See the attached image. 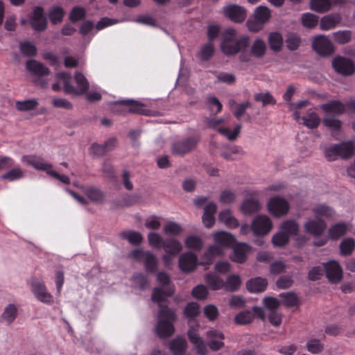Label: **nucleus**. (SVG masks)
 Here are the masks:
<instances>
[{
    "instance_id": "nucleus-1",
    "label": "nucleus",
    "mask_w": 355,
    "mask_h": 355,
    "mask_svg": "<svg viewBox=\"0 0 355 355\" xmlns=\"http://www.w3.org/2000/svg\"><path fill=\"white\" fill-rule=\"evenodd\" d=\"M157 278L158 282L162 286L155 288L152 295L153 301L157 302L160 308L157 315L155 331L159 337L167 338L174 334L173 323L176 320V315L173 310L168 309L167 305L165 304V300L174 293L175 289L172 286L164 287L170 282L169 275L166 272H160L157 273Z\"/></svg>"
},
{
    "instance_id": "nucleus-2",
    "label": "nucleus",
    "mask_w": 355,
    "mask_h": 355,
    "mask_svg": "<svg viewBox=\"0 0 355 355\" xmlns=\"http://www.w3.org/2000/svg\"><path fill=\"white\" fill-rule=\"evenodd\" d=\"M250 44V37L245 35H239L236 30L227 28L223 35L220 48L227 55H233L239 52H244Z\"/></svg>"
},
{
    "instance_id": "nucleus-3",
    "label": "nucleus",
    "mask_w": 355,
    "mask_h": 355,
    "mask_svg": "<svg viewBox=\"0 0 355 355\" xmlns=\"http://www.w3.org/2000/svg\"><path fill=\"white\" fill-rule=\"evenodd\" d=\"M55 78L57 83L52 85V89L55 92L61 89L60 83L62 85V88L65 93L71 94H82L85 93L89 88V83L85 76L80 73L76 72L74 78L76 83V87L70 83L71 76L69 73L61 72L56 74Z\"/></svg>"
},
{
    "instance_id": "nucleus-4",
    "label": "nucleus",
    "mask_w": 355,
    "mask_h": 355,
    "mask_svg": "<svg viewBox=\"0 0 355 355\" xmlns=\"http://www.w3.org/2000/svg\"><path fill=\"white\" fill-rule=\"evenodd\" d=\"M271 18V10L266 6L255 8L253 15L248 19L246 26L250 32L258 33L263 28Z\"/></svg>"
},
{
    "instance_id": "nucleus-5",
    "label": "nucleus",
    "mask_w": 355,
    "mask_h": 355,
    "mask_svg": "<svg viewBox=\"0 0 355 355\" xmlns=\"http://www.w3.org/2000/svg\"><path fill=\"white\" fill-rule=\"evenodd\" d=\"M354 150L355 146L352 141L343 142L327 148L324 155L330 161L336 159L338 157L347 159L352 157Z\"/></svg>"
},
{
    "instance_id": "nucleus-6",
    "label": "nucleus",
    "mask_w": 355,
    "mask_h": 355,
    "mask_svg": "<svg viewBox=\"0 0 355 355\" xmlns=\"http://www.w3.org/2000/svg\"><path fill=\"white\" fill-rule=\"evenodd\" d=\"M35 297L42 303L51 304L53 302V295L48 291L45 284L37 278H31L28 282Z\"/></svg>"
},
{
    "instance_id": "nucleus-7",
    "label": "nucleus",
    "mask_w": 355,
    "mask_h": 355,
    "mask_svg": "<svg viewBox=\"0 0 355 355\" xmlns=\"http://www.w3.org/2000/svg\"><path fill=\"white\" fill-rule=\"evenodd\" d=\"M327 229V224L322 218H309L303 223L304 232L313 237L322 236Z\"/></svg>"
},
{
    "instance_id": "nucleus-8",
    "label": "nucleus",
    "mask_w": 355,
    "mask_h": 355,
    "mask_svg": "<svg viewBox=\"0 0 355 355\" xmlns=\"http://www.w3.org/2000/svg\"><path fill=\"white\" fill-rule=\"evenodd\" d=\"M199 264L201 265L197 254L193 252H184L178 258V268L184 273L193 272Z\"/></svg>"
},
{
    "instance_id": "nucleus-9",
    "label": "nucleus",
    "mask_w": 355,
    "mask_h": 355,
    "mask_svg": "<svg viewBox=\"0 0 355 355\" xmlns=\"http://www.w3.org/2000/svg\"><path fill=\"white\" fill-rule=\"evenodd\" d=\"M267 208L268 212L272 215L280 218L288 213L290 205L286 199L281 197H274L268 200Z\"/></svg>"
},
{
    "instance_id": "nucleus-10",
    "label": "nucleus",
    "mask_w": 355,
    "mask_h": 355,
    "mask_svg": "<svg viewBox=\"0 0 355 355\" xmlns=\"http://www.w3.org/2000/svg\"><path fill=\"white\" fill-rule=\"evenodd\" d=\"M221 13L225 17L236 23H241L247 17L246 9L243 6L235 3H229L225 6Z\"/></svg>"
},
{
    "instance_id": "nucleus-11",
    "label": "nucleus",
    "mask_w": 355,
    "mask_h": 355,
    "mask_svg": "<svg viewBox=\"0 0 355 355\" xmlns=\"http://www.w3.org/2000/svg\"><path fill=\"white\" fill-rule=\"evenodd\" d=\"M324 271L328 281L331 284H338L343 277V271L340 263L331 260L323 264Z\"/></svg>"
},
{
    "instance_id": "nucleus-12",
    "label": "nucleus",
    "mask_w": 355,
    "mask_h": 355,
    "mask_svg": "<svg viewBox=\"0 0 355 355\" xmlns=\"http://www.w3.org/2000/svg\"><path fill=\"white\" fill-rule=\"evenodd\" d=\"M272 226V223L268 216L259 215L253 219L251 230L255 236H264L271 231Z\"/></svg>"
},
{
    "instance_id": "nucleus-13",
    "label": "nucleus",
    "mask_w": 355,
    "mask_h": 355,
    "mask_svg": "<svg viewBox=\"0 0 355 355\" xmlns=\"http://www.w3.org/2000/svg\"><path fill=\"white\" fill-rule=\"evenodd\" d=\"M312 46L313 50L320 55L328 56L334 53L333 43L325 35H319L313 37Z\"/></svg>"
},
{
    "instance_id": "nucleus-14",
    "label": "nucleus",
    "mask_w": 355,
    "mask_h": 355,
    "mask_svg": "<svg viewBox=\"0 0 355 355\" xmlns=\"http://www.w3.org/2000/svg\"><path fill=\"white\" fill-rule=\"evenodd\" d=\"M26 67L29 72L37 78L35 80L36 84L41 87L47 86V83L41 79L42 77L49 74L50 71L47 67L35 60H28L26 64Z\"/></svg>"
},
{
    "instance_id": "nucleus-15",
    "label": "nucleus",
    "mask_w": 355,
    "mask_h": 355,
    "mask_svg": "<svg viewBox=\"0 0 355 355\" xmlns=\"http://www.w3.org/2000/svg\"><path fill=\"white\" fill-rule=\"evenodd\" d=\"M255 315L262 320L266 319L263 309L259 306H254L252 311H245L236 314L234 317V322L239 325L248 324L253 321Z\"/></svg>"
},
{
    "instance_id": "nucleus-16",
    "label": "nucleus",
    "mask_w": 355,
    "mask_h": 355,
    "mask_svg": "<svg viewBox=\"0 0 355 355\" xmlns=\"http://www.w3.org/2000/svg\"><path fill=\"white\" fill-rule=\"evenodd\" d=\"M332 65L338 73L345 76L351 75L355 71L354 62L351 60L341 56L335 58L332 61Z\"/></svg>"
},
{
    "instance_id": "nucleus-17",
    "label": "nucleus",
    "mask_w": 355,
    "mask_h": 355,
    "mask_svg": "<svg viewBox=\"0 0 355 355\" xmlns=\"http://www.w3.org/2000/svg\"><path fill=\"white\" fill-rule=\"evenodd\" d=\"M188 338L194 349L199 355H206L208 352L207 345L198 333V329L190 327L188 330Z\"/></svg>"
},
{
    "instance_id": "nucleus-18",
    "label": "nucleus",
    "mask_w": 355,
    "mask_h": 355,
    "mask_svg": "<svg viewBox=\"0 0 355 355\" xmlns=\"http://www.w3.org/2000/svg\"><path fill=\"white\" fill-rule=\"evenodd\" d=\"M294 119L299 123H302L310 129L316 128L320 123L321 119L318 114L312 111H309L306 114L302 117L300 116V113L295 111L293 114Z\"/></svg>"
},
{
    "instance_id": "nucleus-19",
    "label": "nucleus",
    "mask_w": 355,
    "mask_h": 355,
    "mask_svg": "<svg viewBox=\"0 0 355 355\" xmlns=\"http://www.w3.org/2000/svg\"><path fill=\"white\" fill-rule=\"evenodd\" d=\"M208 340V346L213 351H218L224 347L225 336L216 329H210L206 333Z\"/></svg>"
},
{
    "instance_id": "nucleus-20",
    "label": "nucleus",
    "mask_w": 355,
    "mask_h": 355,
    "mask_svg": "<svg viewBox=\"0 0 355 355\" xmlns=\"http://www.w3.org/2000/svg\"><path fill=\"white\" fill-rule=\"evenodd\" d=\"M225 250L223 247L216 244V243L209 245L202 255L200 264H211L216 257L222 256L225 254Z\"/></svg>"
},
{
    "instance_id": "nucleus-21",
    "label": "nucleus",
    "mask_w": 355,
    "mask_h": 355,
    "mask_svg": "<svg viewBox=\"0 0 355 355\" xmlns=\"http://www.w3.org/2000/svg\"><path fill=\"white\" fill-rule=\"evenodd\" d=\"M21 162L27 165L33 166L38 171H44L48 173V171L52 168V165L45 162L42 158L35 155H24L21 157Z\"/></svg>"
},
{
    "instance_id": "nucleus-22",
    "label": "nucleus",
    "mask_w": 355,
    "mask_h": 355,
    "mask_svg": "<svg viewBox=\"0 0 355 355\" xmlns=\"http://www.w3.org/2000/svg\"><path fill=\"white\" fill-rule=\"evenodd\" d=\"M30 23L33 29L37 31H44L46 28V19L44 16L43 9L35 8L30 18Z\"/></svg>"
},
{
    "instance_id": "nucleus-23",
    "label": "nucleus",
    "mask_w": 355,
    "mask_h": 355,
    "mask_svg": "<svg viewBox=\"0 0 355 355\" xmlns=\"http://www.w3.org/2000/svg\"><path fill=\"white\" fill-rule=\"evenodd\" d=\"M251 247L243 243L236 244L233 248V252L230 256L232 261L243 263L247 259V254L250 252Z\"/></svg>"
},
{
    "instance_id": "nucleus-24",
    "label": "nucleus",
    "mask_w": 355,
    "mask_h": 355,
    "mask_svg": "<svg viewBox=\"0 0 355 355\" xmlns=\"http://www.w3.org/2000/svg\"><path fill=\"white\" fill-rule=\"evenodd\" d=\"M342 20L339 13H333L325 15L320 19L319 22L320 28L322 31H329L336 28Z\"/></svg>"
},
{
    "instance_id": "nucleus-25",
    "label": "nucleus",
    "mask_w": 355,
    "mask_h": 355,
    "mask_svg": "<svg viewBox=\"0 0 355 355\" xmlns=\"http://www.w3.org/2000/svg\"><path fill=\"white\" fill-rule=\"evenodd\" d=\"M196 144L197 140L195 139H188L176 142L173 146L172 153L178 155H183L193 150Z\"/></svg>"
},
{
    "instance_id": "nucleus-26",
    "label": "nucleus",
    "mask_w": 355,
    "mask_h": 355,
    "mask_svg": "<svg viewBox=\"0 0 355 355\" xmlns=\"http://www.w3.org/2000/svg\"><path fill=\"white\" fill-rule=\"evenodd\" d=\"M212 237L216 244L223 247L225 249L230 248L236 241L233 234L224 231L214 232Z\"/></svg>"
},
{
    "instance_id": "nucleus-27",
    "label": "nucleus",
    "mask_w": 355,
    "mask_h": 355,
    "mask_svg": "<svg viewBox=\"0 0 355 355\" xmlns=\"http://www.w3.org/2000/svg\"><path fill=\"white\" fill-rule=\"evenodd\" d=\"M311 210L317 218H324L327 219H333L336 216V213L334 208L324 203L315 205L313 207Z\"/></svg>"
},
{
    "instance_id": "nucleus-28",
    "label": "nucleus",
    "mask_w": 355,
    "mask_h": 355,
    "mask_svg": "<svg viewBox=\"0 0 355 355\" xmlns=\"http://www.w3.org/2000/svg\"><path fill=\"white\" fill-rule=\"evenodd\" d=\"M217 210V206L214 202H209L204 208V214L202 220L204 225L207 228H211L215 223L214 215Z\"/></svg>"
},
{
    "instance_id": "nucleus-29",
    "label": "nucleus",
    "mask_w": 355,
    "mask_h": 355,
    "mask_svg": "<svg viewBox=\"0 0 355 355\" xmlns=\"http://www.w3.org/2000/svg\"><path fill=\"white\" fill-rule=\"evenodd\" d=\"M184 247L191 252H199L204 247L202 239L196 234H190L184 239Z\"/></svg>"
},
{
    "instance_id": "nucleus-30",
    "label": "nucleus",
    "mask_w": 355,
    "mask_h": 355,
    "mask_svg": "<svg viewBox=\"0 0 355 355\" xmlns=\"http://www.w3.org/2000/svg\"><path fill=\"white\" fill-rule=\"evenodd\" d=\"M350 226L347 223H335L328 230V237L332 240H337L349 230Z\"/></svg>"
},
{
    "instance_id": "nucleus-31",
    "label": "nucleus",
    "mask_w": 355,
    "mask_h": 355,
    "mask_svg": "<svg viewBox=\"0 0 355 355\" xmlns=\"http://www.w3.org/2000/svg\"><path fill=\"white\" fill-rule=\"evenodd\" d=\"M320 109L325 114L338 115L344 113L345 107L340 101H332L321 105Z\"/></svg>"
},
{
    "instance_id": "nucleus-32",
    "label": "nucleus",
    "mask_w": 355,
    "mask_h": 355,
    "mask_svg": "<svg viewBox=\"0 0 355 355\" xmlns=\"http://www.w3.org/2000/svg\"><path fill=\"white\" fill-rule=\"evenodd\" d=\"M268 43L272 51L275 52L280 51L284 45L282 35L277 31L270 32L268 36Z\"/></svg>"
},
{
    "instance_id": "nucleus-33",
    "label": "nucleus",
    "mask_w": 355,
    "mask_h": 355,
    "mask_svg": "<svg viewBox=\"0 0 355 355\" xmlns=\"http://www.w3.org/2000/svg\"><path fill=\"white\" fill-rule=\"evenodd\" d=\"M241 130V125L236 124L233 128L229 126V123L226 122V124L222 129H219V134L225 137L229 141L236 140Z\"/></svg>"
},
{
    "instance_id": "nucleus-34",
    "label": "nucleus",
    "mask_w": 355,
    "mask_h": 355,
    "mask_svg": "<svg viewBox=\"0 0 355 355\" xmlns=\"http://www.w3.org/2000/svg\"><path fill=\"white\" fill-rule=\"evenodd\" d=\"M268 286V282L262 277H255L250 279L246 286L248 290L251 293H261L266 290Z\"/></svg>"
},
{
    "instance_id": "nucleus-35",
    "label": "nucleus",
    "mask_w": 355,
    "mask_h": 355,
    "mask_svg": "<svg viewBox=\"0 0 355 355\" xmlns=\"http://www.w3.org/2000/svg\"><path fill=\"white\" fill-rule=\"evenodd\" d=\"M218 220L229 228L234 229L239 226L238 220L233 216L232 211L227 209H224L219 213Z\"/></svg>"
},
{
    "instance_id": "nucleus-36",
    "label": "nucleus",
    "mask_w": 355,
    "mask_h": 355,
    "mask_svg": "<svg viewBox=\"0 0 355 355\" xmlns=\"http://www.w3.org/2000/svg\"><path fill=\"white\" fill-rule=\"evenodd\" d=\"M17 307L14 304H9L4 308L1 315V321L6 324H10L17 318Z\"/></svg>"
},
{
    "instance_id": "nucleus-37",
    "label": "nucleus",
    "mask_w": 355,
    "mask_h": 355,
    "mask_svg": "<svg viewBox=\"0 0 355 355\" xmlns=\"http://www.w3.org/2000/svg\"><path fill=\"white\" fill-rule=\"evenodd\" d=\"M279 230H282L284 234L288 235V237L291 236H295L300 231L299 223L293 219H288L283 221L279 226Z\"/></svg>"
},
{
    "instance_id": "nucleus-38",
    "label": "nucleus",
    "mask_w": 355,
    "mask_h": 355,
    "mask_svg": "<svg viewBox=\"0 0 355 355\" xmlns=\"http://www.w3.org/2000/svg\"><path fill=\"white\" fill-rule=\"evenodd\" d=\"M123 107V110L140 114H146L145 112L144 105L139 101L133 100H125L119 102Z\"/></svg>"
},
{
    "instance_id": "nucleus-39",
    "label": "nucleus",
    "mask_w": 355,
    "mask_h": 355,
    "mask_svg": "<svg viewBox=\"0 0 355 355\" xmlns=\"http://www.w3.org/2000/svg\"><path fill=\"white\" fill-rule=\"evenodd\" d=\"M165 252L177 255L183 250L181 242L175 238H171L165 241L163 247Z\"/></svg>"
},
{
    "instance_id": "nucleus-40",
    "label": "nucleus",
    "mask_w": 355,
    "mask_h": 355,
    "mask_svg": "<svg viewBox=\"0 0 355 355\" xmlns=\"http://www.w3.org/2000/svg\"><path fill=\"white\" fill-rule=\"evenodd\" d=\"M81 189L88 199L94 202H101L104 199L103 192L96 187L87 186L81 187Z\"/></svg>"
},
{
    "instance_id": "nucleus-41",
    "label": "nucleus",
    "mask_w": 355,
    "mask_h": 355,
    "mask_svg": "<svg viewBox=\"0 0 355 355\" xmlns=\"http://www.w3.org/2000/svg\"><path fill=\"white\" fill-rule=\"evenodd\" d=\"M266 49V44L264 40L260 37H257L250 46V53L256 58H261L265 55Z\"/></svg>"
},
{
    "instance_id": "nucleus-42",
    "label": "nucleus",
    "mask_w": 355,
    "mask_h": 355,
    "mask_svg": "<svg viewBox=\"0 0 355 355\" xmlns=\"http://www.w3.org/2000/svg\"><path fill=\"white\" fill-rule=\"evenodd\" d=\"M169 348L174 355H181L187 348V340L183 338L178 337L170 343Z\"/></svg>"
},
{
    "instance_id": "nucleus-43",
    "label": "nucleus",
    "mask_w": 355,
    "mask_h": 355,
    "mask_svg": "<svg viewBox=\"0 0 355 355\" xmlns=\"http://www.w3.org/2000/svg\"><path fill=\"white\" fill-rule=\"evenodd\" d=\"M331 0H311L310 8L319 13H324L331 10Z\"/></svg>"
},
{
    "instance_id": "nucleus-44",
    "label": "nucleus",
    "mask_w": 355,
    "mask_h": 355,
    "mask_svg": "<svg viewBox=\"0 0 355 355\" xmlns=\"http://www.w3.org/2000/svg\"><path fill=\"white\" fill-rule=\"evenodd\" d=\"M290 241L288 235L284 234L282 230H279L272 235L271 239L272 244L275 248H283L286 246Z\"/></svg>"
},
{
    "instance_id": "nucleus-45",
    "label": "nucleus",
    "mask_w": 355,
    "mask_h": 355,
    "mask_svg": "<svg viewBox=\"0 0 355 355\" xmlns=\"http://www.w3.org/2000/svg\"><path fill=\"white\" fill-rule=\"evenodd\" d=\"M261 207L259 202L254 199H247L241 205V211L245 214H250L257 211Z\"/></svg>"
},
{
    "instance_id": "nucleus-46",
    "label": "nucleus",
    "mask_w": 355,
    "mask_h": 355,
    "mask_svg": "<svg viewBox=\"0 0 355 355\" xmlns=\"http://www.w3.org/2000/svg\"><path fill=\"white\" fill-rule=\"evenodd\" d=\"M163 231L166 235L178 236L183 232V228L179 223L169 221L164 226Z\"/></svg>"
},
{
    "instance_id": "nucleus-47",
    "label": "nucleus",
    "mask_w": 355,
    "mask_h": 355,
    "mask_svg": "<svg viewBox=\"0 0 355 355\" xmlns=\"http://www.w3.org/2000/svg\"><path fill=\"white\" fill-rule=\"evenodd\" d=\"M144 264L146 270L148 272H155L158 266V260L156 256L150 252H148L144 259Z\"/></svg>"
},
{
    "instance_id": "nucleus-48",
    "label": "nucleus",
    "mask_w": 355,
    "mask_h": 355,
    "mask_svg": "<svg viewBox=\"0 0 355 355\" xmlns=\"http://www.w3.org/2000/svg\"><path fill=\"white\" fill-rule=\"evenodd\" d=\"M355 248V241L352 238L345 239L340 244V251L343 256H347L352 253Z\"/></svg>"
},
{
    "instance_id": "nucleus-49",
    "label": "nucleus",
    "mask_w": 355,
    "mask_h": 355,
    "mask_svg": "<svg viewBox=\"0 0 355 355\" xmlns=\"http://www.w3.org/2000/svg\"><path fill=\"white\" fill-rule=\"evenodd\" d=\"M148 242L150 246L156 249H160L164 247L165 241H164L162 235L152 232L148 234Z\"/></svg>"
},
{
    "instance_id": "nucleus-50",
    "label": "nucleus",
    "mask_w": 355,
    "mask_h": 355,
    "mask_svg": "<svg viewBox=\"0 0 355 355\" xmlns=\"http://www.w3.org/2000/svg\"><path fill=\"white\" fill-rule=\"evenodd\" d=\"M254 98L256 101L261 103L263 106L276 104V100L269 92L257 93Z\"/></svg>"
},
{
    "instance_id": "nucleus-51",
    "label": "nucleus",
    "mask_w": 355,
    "mask_h": 355,
    "mask_svg": "<svg viewBox=\"0 0 355 355\" xmlns=\"http://www.w3.org/2000/svg\"><path fill=\"white\" fill-rule=\"evenodd\" d=\"M121 236L125 239H127L132 245L139 244L142 240V235L135 231H124L121 233Z\"/></svg>"
},
{
    "instance_id": "nucleus-52",
    "label": "nucleus",
    "mask_w": 355,
    "mask_h": 355,
    "mask_svg": "<svg viewBox=\"0 0 355 355\" xmlns=\"http://www.w3.org/2000/svg\"><path fill=\"white\" fill-rule=\"evenodd\" d=\"M183 313L187 318L193 319L200 313V306L196 302H189L185 306Z\"/></svg>"
},
{
    "instance_id": "nucleus-53",
    "label": "nucleus",
    "mask_w": 355,
    "mask_h": 355,
    "mask_svg": "<svg viewBox=\"0 0 355 355\" xmlns=\"http://www.w3.org/2000/svg\"><path fill=\"white\" fill-rule=\"evenodd\" d=\"M242 155H243V151L241 148L233 146L224 150L222 153L221 156L227 160H233L235 159L236 157Z\"/></svg>"
},
{
    "instance_id": "nucleus-54",
    "label": "nucleus",
    "mask_w": 355,
    "mask_h": 355,
    "mask_svg": "<svg viewBox=\"0 0 355 355\" xmlns=\"http://www.w3.org/2000/svg\"><path fill=\"white\" fill-rule=\"evenodd\" d=\"M38 102L36 99L32 98L16 103V107L18 110L22 112L31 111L37 107Z\"/></svg>"
},
{
    "instance_id": "nucleus-55",
    "label": "nucleus",
    "mask_w": 355,
    "mask_h": 355,
    "mask_svg": "<svg viewBox=\"0 0 355 355\" xmlns=\"http://www.w3.org/2000/svg\"><path fill=\"white\" fill-rule=\"evenodd\" d=\"M287 48L291 51L297 49L302 44V41L299 35L295 33H289L286 39Z\"/></svg>"
},
{
    "instance_id": "nucleus-56",
    "label": "nucleus",
    "mask_w": 355,
    "mask_h": 355,
    "mask_svg": "<svg viewBox=\"0 0 355 355\" xmlns=\"http://www.w3.org/2000/svg\"><path fill=\"white\" fill-rule=\"evenodd\" d=\"M206 282L213 290H219L225 286L223 280L214 274H208L206 276Z\"/></svg>"
},
{
    "instance_id": "nucleus-57",
    "label": "nucleus",
    "mask_w": 355,
    "mask_h": 355,
    "mask_svg": "<svg viewBox=\"0 0 355 355\" xmlns=\"http://www.w3.org/2000/svg\"><path fill=\"white\" fill-rule=\"evenodd\" d=\"M231 108L233 110L234 115L237 118H241L245 110L251 107L248 101H245L240 104H236L234 101L230 102Z\"/></svg>"
},
{
    "instance_id": "nucleus-58",
    "label": "nucleus",
    "mask_w": 355,
    "mask_h": 355,
    "mask_svg": "<svg viewBox=\"0 0 355 355\" xmlns=\"http://www.w3.org/2000/svg\"><path fill=\"white\" fill-rule=\"evenodd\" d=\"M214 46L212 42H208L203 45L198 53V56L202 60H208L213 55Z\"/></svg>"
},
{
    "instance_id": "nucleus-59",
    "label": "nucleus",
    "mask_w": 355,
    "mask_h": 355,
    "mask_svg": "<svg viewBox=\"0 0 355 355\" xmlns=\"http://www.w3.org/2000/svg\"><path fill=\"white\" fill-rule=\"evenodd\" d=\"M322 123L331 132L339 131L342 126V122L335 117L326 116L323 119Z\"/></svg>"
},
{
    "instance_id": "nucleus-60",
    "label": "nucleus",
    "mask_w": 355,
    "mask_h": 355,
    "mask_svg": "<svg viewBox=\"0 0 355 355\" xmlns=\"http://www.w3.org/2000/svg\"><path fill=\"white\" fill-rule=\"evenodd\" d=\"M241 284V280L240 277L237 275H232L227 278L225 286L227 291L232 292L236 291Z\"/></svg>"
},
{
    "instance_id": "nucleus-61",
    "label": "nucleus",
    "mask_w": 355,
    "mask_h": 355,
    "mask_svg": "<svg viewBox=\"0 0 355 355\" xmlns=\"http://www.w3.org/2000/svg\"><path fill=\"white\" fill-rule=\"evenodd\" d=\"M302 23L306 28H312L318 24V17L313 13L306 12L301 17Z\"/></svg>"
},
{
    "instance_id": "nucleus-62",
    "label": "nucleus",
    "mask_w": 355,
    "mask_h": 355,
    "mask_svg": "<svg viewBox=\"0 0 355 355\" xmlns=\"http://www.w3.org/2000/svg\"><path fill=\"white\" fill-rule=\"evenodd\" d=\"M352 35V32L348 30L338 31L333 33V38L339 44H345L351 40Z\"/></svg>"
},
{
    "instance_id": "nucleus-63",
    "label": "nucleus",
    "mask_w": 355,
    "mask_h": 355,
    "mask_svg": "<svg viewBox=\"0 0 355 355\" xmlns=\"http://www.w3.org/2000/svg\"><path fill=\"white\" fill-rule=\"evenodd\" d=\"M63 17L64 11L62 8L59 6L52 8L49 13V17L53 24L61 22Z\"/></svg>"
},
{
    "instance_id": "nucleus-64",
    "label": "nucleus",
    "mask_w": 355,
    "mask_h": 355,
    "mask_svg": "<svg viewBox=\"0 0 355 355\" xmlns=\"http://www.w3.org/2000/svg\"><path fill=\"white\" fill-rule=\"evenodd\" d=\"M20 51L26 56H34L37 53V48L31 42H24L19 44Z\"/></svg>"
}]
</instances>
